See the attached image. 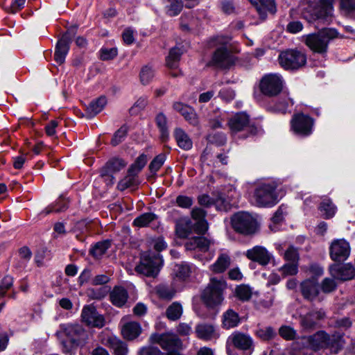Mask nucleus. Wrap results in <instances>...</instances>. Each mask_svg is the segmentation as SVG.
<instances>
[{
    "instance_id": "nucleus-1",
    "label": "nucleus",
    "mask_w": 355,
    "mask_h": 355,
    "mask_svg": "<svg viewBox=\"0 0 355 355\" xmlns=\"http://www.w3.org/2000/svg\"><path fill=\"white\" fill-rule=\"evenodd\" d=\"M64 337L62 341V349L65 353H71L78 347L89 343L92 336L90 332L78 323H65L60 325V331Z\"/></svg>"
},
{
    "instance_id": "nucleus-2",
    "label": "nucleus",
    "mask_w": 355,
    "mask_h": 355,
    "mask_svg": "<svg viewBox=\"0 0 355 355\" xmlns=\"http://www.w3.org/2000/svg\"><path fill=\"white\" fill-rule=\"evenodd\" d=\"M209 46L216 48V49L213 53L209 65L226 69L235 64L236 57L232 53L227 37H216L211 40Z\"/></svg>"
},
{
    "instance_id": "nucleus-3",
    "label": "nucleus",
    "mask_w": 355,
    "mask_h": 355,
    "mask_svg": "<svg viewBox=\"0 0 355 355\" xmlns=\"http://www.w3.org/2000/svg\"><path fill=\"white\" fill-rule=\"evenodd\" d=\"M338 37H343L335 28H322L317 33L304 36L305 44L314 53L325 55L329 42Z\"/></svg>"
},
{
    "instance_id": "nucleus-4",
    "label": "nucleus",
    "mask_w": 355,
    "mask_h": 355,
    "mask_svg": "<svg viewBox=\"0 0 355 355\" xmlns=\"http://www.w3.org/2000/svg\"><path fill=\"white\" fill-rule=\"evenodd\" d=\"M275 182H259L254 186L252 198L257 207H266L275 205L278 200Z\"/></svg>"
},
{
    "instance_id": "nucleus-5",
    "label": "nucleus",
    "mask_w": 355,
    "mask_h": 355,
    "mask_svg": "<svg viewBox=\"0 0 355 355\" xmlns=\"http://www.w3.org/2000/svg\"><path fill=\"white\" fill-rule=\"evenodd\" d=\"M226 287L227 285L223 279L211 278L210 282L202 293V302L210 308L220 305L224 300L223 292Z\"/></svg>"
},
{
    "instance_id": "nucleus-6",
    "label": "nucleus",
    "mask_w": 355,
    "mask_h": 355,
    "mask_svg": "<svg viewBox=\"0 0 355 355\" xmlns=\"http://www.w3.org/2000/svg\"><path fill=\"white\" fill-rule=\"evenodd\" d=\"M162 259L159 253L146 252L141 254L139 263L135 271L146 277H155L162 267Z\"/></svg>"
},
{
    "instance_id": "nucleus-7",
    "label": "nucleus",
    "mask_w": 355,
    "mask_h": 355,
    "mask_svg": "<svg viewBox=\"0 0 355 355\" xmlns=\"http://www.w3.org/2000/svg\"><path fill=\"white\" fill-rule=\"evenodd\" d=\"M232 228L235 232L245 236L254 234L258 224L255 218L247 212H238L231 218Z\"/></svg>"
},
{
    "instance_id": "nucleus-8",
    "label": "nucleus",
    "mask_w": 355,
    "mask_h": 355,
    "mask_svg": "<svg viewBox=\"0 0 355 355\" xmlns=\"http://www.w3.org/2000/svg\"><path fill=\"white\" fill-rule=\"evenodd\" d=\"M278 61L285 70H297L306 64V55L297 49H289L279 53Z\"/></svg>"
},
{
    "instance_id": "nucleus-9",
    "label": "nucleus",
    "mask_w": 355,
    "mask_h": 355,
    "mask_svg": "<svg viewBox=\"0 0 355 355\" xmlns=\"http://www.w3.org/2000/svg\"><path fill=\"white\" fill-rule=\"evenodd\" d=\"M153 343L158 344L164 350L168 352L165 355H181L182 343L178 336L172 333L155 334L150 336Z\"/></svg>"
},
{
    "instance_id": "nucleus-10",
    "label": "nucleus",
    "mask_w": 355,
    "mask_h": 355,
    "mask_svg": "<svg viewBox=\"0 0 355 355\" xmlns=\"http://www.w3.org/2000/svg\"><path fill=\"white\" fill-rule=\"evenodd\" d=\"M314 124V119L302 112L294 114L290 121L291 130L295 135L302 137L312 134Z\"/></svg>"
},
{
    "instance_id": "nucleus-11",
    "label": "nucleus",
    "mask_w": 355,
    "mask_h": 355,
    "mask_svg": "<svg viewBox=\"0 0 355 355\" xmlns=\"http://www.w3.org/2000/svg\"><path fill=\"white\" fill-rule=\"evenodd\" d=\"M284 80L277 74H267L263 76L259 84L261 93L267 97H275L282 91Z\"/></svg>"
},
{
    "instance_id": "nucleus-12",
    "label": "nucleus",
    "mask_w": 355,
    "mask_h": 355,
    "mask_svg": "<svg viewBox=\"0 0 355 355\" xmlns=\"http://www.w3.org/2000/svg\"><path fill=\"white\" fill-rule=\"evenodd\" d=\"M228 125L233 133L245 130L250 135H254L257 132V127L250 122L249 116L244 112H239L232 116Z\"/></svg>"
},
{
    "instance_id": "nucleus-13",
    "label": "nucleus",
    "mask_w": 355,
    "mask_h": 355,
    "mask_svg": "<svg viewBox=\"0 0 355 355\" xmlns=\"http://www.w3.org/2000/svg\"><path fill=\"white\" fill-rule=\"evenodd\" d=\"M301 294L306 300L322 302L324 296L321 294L319 283L315 277H311L302 281L300 285Z\"/></svg>"
},
{
    "instance_id": "nucleus-14",
    "label": "nucleus",
    "mask_w": 355,
    "mask_h": 355,
    "mask_svg": "<svg viewBox=\"0 0 355 355\" xmlns=\"http://www.w3.org/2000/svg\"><path fill=\"white\" fill-rule=\"evenodd\" d=\"M349 243L344 239H334L329 246V257L335 262H343L350 255Z\"/></svg>"
},
{
    "instance_id": "nucleus-15",
    "label": "nucleus",
    "mask_w": 355,
    "mask_h": 355,
    "mask_svg": "<svg viewBox=\"0 0 355 355\" xmlns=\"http://www.w3.org/2000/svg\"><path fill=\"white\" fill-rule=\"evenodd\" d=\"M76 27L69 29L62 35L56 44L54 60L59 64L64 62L66 55L69 50L72 37L76 33Z\"/></svg>"
},
{
    "instance_id": "nucleus-16",
    "label": "nucleus",
    "mask_w": 355,
    "mask_h": 355,
    "mask_svg": "<svg viewBox=\"0 0 355 355\" xmlns=\"http://www.w3.org/2000/svg\"><path fill=\"white\" fill-rule=\"evenodd\" d=\"M326 312L323 309H315L300 316L301 326L306 330H313L320 327V322L326 318Z\"/></svg>"
},
{
    "instance_id": "nucleus-17",
    "label": "nucleus",
    "mask_w": 355,
    "mask_h": 355,
    "mask_svg": "<svg viewBox=\"0 0 355 355\" xmlns=\"http://www.w3.org/2000/svg\"><path fill=\"white\" fill-rule=\"evenodd\" d=\"M227 343L234 348L251 353L254 349V342L252 337L239 331H234L228 338Z\"/></svg>"
},
{
    "instance_id": "nucleus-18",
    "label": "nucleus",
    "mask_w": 355,
    "mask_h": 355,
    "mask_svg": "<svg viewBox=\"0 0 355 355\" xmlns=\"http://www.w3.org/2000/svg\"><path fill=\"white\" fill-rule=\"evenodd\" d=\"M81 318L83 322L91 327L102 328L105 324V317L92 305H86L83 307Z\"/></svg>"
},
{
    "instance_id": "nucleus-19",
    "label": "nucleus",
    "mask_w": 355,
    "mask_h": 355,
    "mask_svg": "<svg viewBox=\"0 0 355 355\" xmlns=\"http://www.w3.org/2000/svg\"><path fill=\"white\" fill-rule=\"evenodd\" d=\"M250 261L258 263L260 266H266L272 259V254L264 247L256 245L248 249L244 253Z\"/></svg>"
},
{
    "instance_id": "nucleus-20",
    "label": "nucleus",
    "mask_w": 355,
    "mask_h": 355,
    "mask_svg": "<svg viewBox=\"0 0 355 355\" xmlns=\"http://www.w3.org/2000/svg\"><path fill=\"white\" fill-rule=\"evenodd\" d=\"M329 273L336 280L349 281L355 277V268L349 263L331 264L329 268Z\"/></svg>"
},
{
    "instance_id": "nucleus-21",
    "label": "nucleus",
    "mask_w": 355,
    "mask_h": 355,
    "mask_svg": "<svg viewBox=\"0 0 355 355\" xmlns=\"http://www.w3.org/2000/svg\"><path fill=\"white\" fill-rule=\"evenodd\" d=\"M334 0H320L319 8H316L311 17L309 21L322 20L329 22L333 15V3Z\"/></svg>"
},
{
    "instance_id": "nucleus-22",
    "label": "nucleus",
    "mask_w": 355,
    "mask_h": 355,
    "mask_svg": "<svg viewBox=\"0 0 355 355\" xmlns=\"http://www.w3.org/2000/svg\"><path fill=\"white\" fill-rule=\"evenodd\" d=\"M191 216L196 220L195 232L198 234H205L209 228V224L205 219L207 212L202 208L194 207L191 211Z\"/></svg>"
},
{
    "instance_id": "nucleus-23",
    "label": "nucleus",
    "mask_w": 355,
    "mask_h": 355,
    "mask_svg": "<svg viewBox=\"0 0 355 355\" xmlns=\"http://www.w3.org/2000/svg\"><path fill=\"white\" fill-rule=\"evenodd\" d=\"M173 108L184 118V119L191 125L197 126L199 124L198 116L195 110L180 102H175L173 104Z\"/></svg>"
},
{
    "instance_id": "nucleus-24",
    "label": "nucleus",
    "mask_w": 355,
    "mask_h": 355,
    "mask_svg": "<svg viewBox=\"0 0 355 355\" xmlns=\"http://www.w3.org/2000/svg\"><path fill=\"white\" fill-rule=\"evenodd\" d=\"M195 232V223L188 217L180 218L175 224V233L178 238L186 239Z\"/></svg>"
},
{
    "instance_id": "nucleus-25",
    "label": "nucleus",
    "mask_w": 355,
    "mask_h": 355,
    "mask_svg": "<svg viewBox=\"0 0 355 355\" xmlns=\"http://www.w3.org/2000/svg\"><path fill=\"white\" fill-rule=\"evenodd\" d=\"M344 345L343 336L338 332L332 334L327 333V341H325L324 349H329L331 354H338Z\"/></svg>"
},
{
    "instance_id": "nucleus-26",
    "label": "nucleus",
    "mask_w": 355,
    "mask_h": 355,
    "mask_svg": "<svg viewBox=\"0 0 355 355\" xmlns=\"http://www.w3.org/2000/svg\"><path fill=\"white\" fill-rule=\"evenodd\" d=\"M173 136L178 147L184 150L192 148L193 141L189 135L181 128H175Z\"/></svg>"
},
{
    "instance_id": "nucleus-27",
    "label": "nucleus",
    "mask_w": 355,
    "mask_h": 355,
    "mask_svg": "<svg viewBox=\"0 0 355 355\" xmlns=\"http://www.w3.org/2000/svg\"><path fill=\"white\" fill-rule=\"evenodd\" d=\"M128 293L122 286H114L110 293V299L113 305L122 307L126 303Z\"/></svg>"
},
{
    "instance_id": "nucleus-28",
    "label": "nucleus",
    "mask_w": 355,
    "mask_h": 355,
    "mask_svg": "<svg viewBox=\"0 0 355 355\" xmlns=\"http://www.w3.org/2000/svg\"><path fill=\"white\" fill-rule=\"evenodd\" d=\"M121 332L125 338L132 340L140 335L141 327L137 322H129L123 325Z\"/></svg>"
},
{
    "instance_id": "nucleus-29",
    "label": "nucleus",
    "mask_w": 355,
    "mask_h": 355,
    "mask_svg": "<svg viewBox=\"0 0 355 355\" xmlns=\"http://www.w3.org/2000/svg\"><path fill=\"white\" fill-rule=\"evenodd\" d=\"M155 123L160 133L162 142H166L169 139V131L167 125V117L162 113H158L155 116Z\"/></svg>"
},
{
    "instance_id": "nucleus-30",
    "label": "nucleus",
    "mask_w": 355,
    "mask_h": 355,
    "mask_svg": "<svg viewBox=\"0 0 355 355\" xmlns=\"http://www.w3.org/2000/svg\"><path fill=\"white\" fill-rule=\"evenodd\" d=\"M196 334L197 337L201 340H210L215 336V329L210 324H198L196 327Z\"/></svg>"
},
{
    "instance_id": "nucleus-31",
    "label": "nucleus",
    "mask_w": 355,
    "mask_h": 355,
    "mask_svg": "<svg viewBox=\"0 0 355 355\" xmlns=\"http://www.w3.org/2000/svg\"><path fill=\"white\" fill-rule=\"evenodd\" d=\"M107 103L105 96H101L92 101L86 109V115L88 118H92L100 113Z\"/></svg>"
},
{
    "instance_id": "nucleus-32",
    "label": "nucleus",
    "mask_w": 355,
    "mask_h": 355,
    "mask_svg": "<svg viewBox=\"0 0 355 355\" xmlns=\"http://www.w3.org/2000/svg\"><path fill=\"white\" fill-rule=\"evenodd\" d=\"M310 346L315 350L324 349L325 341H327V332L324 331H318L308 338Z\"/></svg>"
},
{
    "instance_id": "nucleus-33",
    "label": "nucleus",
    "mask_w": 355,
    "mask_h": 355,
    "mask_svg": "<svg viewBox=\"0 0 355 355\" xmlns=\"http://www.w3.org/2000/svg\"><path fill=\"white\" fill-rule=\"evenodd\" d=\"M249 1L257 8L260 15L264 10L273 15L277 12L275 0H249Z\"/></svg>"
},
{
    "instance_id": "nucleus-34",
    "label": "nucleus",
    "mask_w": 355,
    "mask_h": 355,
    "mask_svg": "<svg viewBox=\"0 0 355 355\" xmlns=\"http://www.w3.org/2000/svg\"><path fill=\"white\" fill-rule=\"evenodd\" d=\"M241 321V318L233 309H228L223 315V325L225 329H230L236 327Z\"/></svg>"
},
{
    "instance_id": "nucleus-35",
    "label": "nucleus",
    "mask_w": 355,
    "mask_h": 355,
    "mask_svg": "<svg viewBox=\"0 0 355 355\" xmlns=\"http://www.w3.org/2000/svg\"><path fill=\"white\" fill-rule=\"evenodd\" d=\"M230 257L228 254H221L215 263L210 266V269L215 273H222L230 266Z\"/></svg>"
},
{
    "instance_id": "nucleus-36",
    "label": "nucleus",
    "mask_w": 355,
    "mask_h": 355,
    "mask_svg": "<svg viewBox=\"0 0 355 355\" xmlns=\"http://www.w3.org/2000/svg\"><path fill=\"white\" fill-rule=\"evenodd\" d=\"M293 104V99L289 98L287 94H284L270 109L274 112H279L284 114L287 112L288 108L292 107Z\"/></svg>"
},
{
    "instance_id": "nucleus-37",
    "label": "nucleus",
    "mask_w": 355,
    "mask_h": 355,
    "mask_svg": "<svg viewBox=\"0 0 355 355\" xmlns=\"http://www.w3.org/2000/svg\"><path fill=\"white\" fill-rule=\"evenodd\" d=\"M183 307L178 302H174L166 309V317L171 321H177L182 315Z\"/></svg>"
},
{
    "instance_id": "nucleus-38",
    "label": "nucleus",
    "mask_w": 355,
    "mask_h": 355,
    "mask_svg": "<svg viewBox=\"0 0 355 355\" xmlns=\"http://www.w3.org/2000/svg\"><path fill=\"white\" fill-rule=\"evenodd\" d=\"M108 344L110 349L113 351L114 355H127L128 352V346L125 343L117 338H110L108 339Z\"/></svg>"
},
{
    "instance_id": "nucleus-39",
    "label": "nucleus",
    "mask_w": 355,
    "mask_h": 355,
    "mask_svg": "<svg viewBox=\"0 0 355 355\" xmlns=\"http://www.w3.org/2000/svg\"><path fill=\"white\" fill-rule=\"evenodd\" d=\"M319 210L325 219H329L334 216L337 207L329 198L324 199L319 206Z\"/></svg>"
},
{
    "instance_id": "nucleus-40",
    "label": "nucleus",
    "mask_w": 355,
    "mask_h": 355,
    "mask_svg": "<svg viewBox=\"0 0 355 355\" xmlns=\"http://www.w3.org/2000/svg\"><path fill=\"white\" fill-rule=\"evenodd\" d=\"M111 243L109 240L97 242L90 250L89 254L95 259H101V257L110 248Z\"/></svg>"
},
{
    "instance_id": "nucleus-41",
    "label": "nucleus",
    "mask_w": 355,
    "mask_h": 355,
    "mask_svg": "<svg viewBox=\"0 0 355 355\" xmlns=\"http://www.w3.org/2000/svg\"><path fill=\"white\" fill-rule=\"evenodd\" d=\"M156 293L159 298L171 300L176 294V290L173 285L160 284L156 287Z\"/></svg>"
},
{
    "instance_id": "nucleus-42",
    "label": "nucleus",
    "mask_w": 355,
    "mask_h": 355,
    "mask_svg": "<svg viewBox=\"0 0 355 355\" xmlns=\"http://www.w3.org/2000/svg\"><path fill=\"white\" fill-rule=\"evenodd\" d=\"M321 294L327 295L334 292L338 287L336 279L334 277H325L319 284Z\"/></svg>"
},
{
    "instance_id": "nucleus-43",
    "label": "nucleus",
    "mask_w": 355,
    "mask_h": 355,
    "mask_svg": "<svg viewBox=\"0 0 355 355\" xmlns=\"http://www.w3.org/2000/svg\"><path fill=\"white\" fill-rule=\"evenodd\" d=\"M137 175L136 173H130L128 169V175L119 182L118 188L123 191L129 187L137 186L139 184Z\"/></svg>"
},
{
    "instance_id": "nucleus-44",
    "label": "nucleus",
    "mask_w": 355,
    "mask_h": 355,
    "mask_svg": "<svg viewBox=\"0 0 355 355\" xmlns=\"http://www.w3.org/2000/svg\"><path fill=\"white\" fill-rule=\"evenodd\" d=\"M182 53V51L178 47L172 48L166 60L167 67L170 69L177 68Z\"/></svg>"
},
{
    "instance_id": "nucleus-45",
    "label": "nucleus",
    "mask_w": 355,
    "mask_h": 355,
    "mask_svg": "<svg viewBox=\"0 0 355 355\" xmlns=\"http://www.w3.org/2000/svg\"><path fill=\"white\" fill-rule=\"evenodd\" d=\"M166 3V13L169 16H176L179 15L183 8V2L182 0H164Z\"/></svg>"
},
{
    "instance_id": "nucleus-46",
    "label": "nucleus",
    "mask_w": 355,
    "mask_h": 355,
    "mask_svg": "<svg viewBox=\"0 0 355 355\" xmlns=\"http://www.w3.org/2000/svg\"><path fill=\"white\" fill-rule=\"evenodd\" d=\"M252 295V288L248 285L241 284L235 288L234 295L242 302L249 301Z\"/></svg>"
},
{
    "instance_id": "nucleus-47",
    "label": "nucleus",
    "mask_w": 355,
    "mask_h": 355,
    "mask_svg": "<svg viewBox=\"0 0 355 355\" xmlns=\"http://www.w3.org/2000/svg\"><path fill=\"white\" fill-rule=\"evenodd\" d=\"M68 208L67 202L64 200H59L55 204L50 205L42 210L40 215L46 216L51 213H59L65 211Z\"/></svg>"
},
{
    "instance_id": "nucleus-48",
    "label": "nucleus",
    "mask_w": 355,
    "mask_h": 355,
    "mask_svg": "<svg viewBox=\"0 0 355 355\" xmlns=\"http://www.w3.org/2000/svg\"><path fill=\"white\" fill-rule=\"evenodd\" d=\"M157 216L151 212L144 213L137 217L132 223V225L138 227H144L147 226L150 223L156 220Z\"/></svg>"
},
{
    "instance_id": "nucleus-49",
    "label": "nucleus",
    "mask_w": 355,
    "mask_h": 355,
    "mask_svg": "<svg viewBox=\"0 0 355 355\" xmlns=\"http://www.w3.org/2000/svg\"><path fill=\"white\" fill-rule=\"evenodd\" d=\"M127 163L122 159L120 158H112L109 160L105 166L107 173H116L123 169Z\"/></svg>"
},
{
    "instance_id": "nucleus-50",
    "label": "nucleus",
    "mask_w": 355,
    "mask_h": 355,
    "mask_svg": "<svg viewBox=\"0 0 355 355\" xmlns=\"http://www.w3.org/2000/svg\"><path fill=\"white\" fill-rule=\"evenodd\" d=\"M256 336L261 340L267 341L274 338L277 334L271 327H261L257 329Z\"/></svg>"
},
{
    "instance_id": "nucleus-51",
    "label": "nucleus",
    "mask_w": 355,
    "mask_h": 355,
    "mask_svg": "<svg viewBox=\"0 0 355 355\" xmlns=\"http://www.w3.org/2000/svg\"><path fill=\"white\" fill-rule=\"evenodd\" d=\"M166 159V155L165 153H160L155 157L148 166L150 173L155 174L163 166Z\"/></svg>"
},
{
    "instance_id": "nucleus-52",
    "label": "nucleus",
    "mask_w": 355,
    "mask_h": 355,
    "mask_svg": "<svg viewBox=\"0 0 355 355\" xmlns=\"http://www.w3.org/2000/svg\"><path fill=\"white\" fill-rule=\"evenodd\" d=\"M340 10L343 15H351L355 12V0H340Z\"/></svg>"
},
{
    "instance_id": "nucleus-53",
    "label": "nucleus",
    "mask_w": 355,
    "mask_h": 355,
    "mask_svg": "<svg viewBox=\"0 0 355 355\" xmlns=\"http://www.w3.org/2000/svg\"><path fill=\"white\" fill-rule=\"evenodd\" d=\"M155 71L148 65L144 66L140 72V80L143 85L148 84L154 78Z\"/></svg>"
},
{
    "instance_id": "nucleus-54",
    "label": "nucleus",
    "mask_w": 355,
    "mask_h": 355,
    "mask_svg": "<svg viewBox=\"0 0 355 355\" xmlns=\"http://www.w3.org/2000/svg\"><path fill=\"white\" fill-rule=\"evenodd\" d=\"M284 258L288 262L298 263L300 260L298 249L293 245H290L284 253Z\"/></svg>"
},
{
    "instance_id": "nucleus-55",
    "label": "nucleus",
    "mask_w": 355,
    "mask_h": 355,
    "mask_svg": "<svg viewBox=\"0 0 355 355\" xmlns=\"http://www.w3.org/2000/svg\"><path fill=\"white\" fill-rule=\"evenodd\" d=\"M147 163V157L146 155L142 154L139 155L135 162L130 166L128 169H130V173H136L139 174V173L141 171V169L145 166Z\"/></svg>"
},
{
    "instance_id": "nucleus-56",
    "label": "nucleus",
    "mask_w": 355,
    "mask_h": 355,
    "mask_svg": "<svg viewBox=\"0 0 355 355\" xmlns=\"http://www.w3.org/2000/svg\"><path fill=\"white\" fill-rule=\"evenodd\" d=\"M279 270L284 276L296 275L298 272V263L289 262L286 263Z\"/></svg>"
},
{
    "instance_id": "nucleus-57",
    "label": "nucleus",
    "mask_w": 355,
    "mask_h": 355,
    "mask_svg": "<svg viewBox=\"0 0 355 355\" xmlns=\"http://www.w3.org/2000/svg\"><path fill=\"white\" fill-rule=\"evenodd\" d=\"M13 277L10 275L5 276L0 282V298L3 297L6 292L13 285Z\"/></svg>"
},
{
    "instance_id": "nucleus-58",
    "label": "nucleus",
    "mask_w": 355,
    "mask_h": 355,
    "mask_svg": "<svg viewBox=\"0 0 355 355\" xmlns=\"http://www.w3.org/2000/svg\"><path fill=\"white\" fill-rule=\"evenodd\" d=\"M100 59L101 60H113L115 57H116L118 54V51L116 48H102L100 50Z\"/></svg>"
},
{
    "instance_id": "nucleus-59",
    "label": "nucleus",
    "mask_w": 355,
    "mask_h": 355,
    "mask_svg": "<svg viewBox=\"0 0 355 355\" xmlns=\"http://www.w3.org/2000/svg\"><path fill=\"white\" fill-rule=\"evenodd\" d=\"M127 132V127L121 126L116 132H115L111 140L112 145L115 146L119 144L125 139Z\"/></svg>"
},
{
    "instance_id": "nucleus-60",
    "label": "nucleus",
    "mask_w": 355,
    "mask_h": 355,
    "mask_svg": "<svg viewBox=\"0 0 355 355\" xmlns=\"http://www.w3.org/2000/svg\"><path fill=\"white\" fill-rule=\"evenodd\" d=\"M207 139L210 143L214 144L219 146H223L227 141L226 136L223 132L210 134L208 135Z\"/></svg>"
},
{
    "instance_id": "nucleus-61",
    "label": "nucleus",
    "mask_w": 355,
    "mask_h": 355,
    "mask_svg": "<svg viewBox=\"0 0 355 355\" xmlns=\"http://www.w3.org/2000/svg\"><path fill=\"white\" fill-rule=\"evenodd\" d=\"M279 335L287 340L295 339L296 331L289 326H282L279 329Z\"/></svg>"
},
{
    "instance_id": "nucleus-62",
    "label": "nucleus",
    "mask_w": 355,
    "mask_h": 355,
    "mask_svg": "<svg viewBox=\"0 0 355 355\" xmlns=\"http://www.w3.org/2000/svg\"><path fill=\"white\" fill-rule=\"evenodd\" d=\"M175 202L181 208L189 209L192 206L193 200L191 197L179 195L176 198Z\"/></svg>"
},
{
    "instance_id": "nucleus-63",
    "label": "nucleus",
    "mask_w": 355,
    "mask_h": 355,
    "mask_svg": "<svg viewBox=\"0 0 355 355\" xmlns=\"http://www.w3.org/2000/svg\"><path fill=\"white\" fill-rule=\"evenodd\" d=\"M176 275L180 279H184L189 276L191 272L190 267L187 264H180L176 266Z\"/></svg>"
},
{
    "instance_id": "nucleus-64",
    "label": "nucleus",
    "mask_w": 355,
    "mask_h": 355,
    "mask_svg": "<svg viewBox=\"0 0 355 355\" xmlns=\"http://www.w3.org/2000/svg\"><path fill=\"white\" fill-rule=\"evenodd\" d=\"M148 100L146 97H140L134 104V105L130 109L131 114H135L137 111L144 110L147 105Z\"/></svg>"
}]
</instances>
